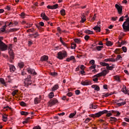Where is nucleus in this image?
<instances>
[{"label":"nucleus","instance_id":"412c9836","mask_svg":"<svg viewBox=\"0 0 129 129\" xmlns=\"http://www.w3.org/2000/svg\"><path fill=\"white\" fill-rule=\"evenodd\" d=\"M10 70L11 72H14V71H15V70H16V68L15 67V66H14L13 64H11L10 66Z\"/></svg>","mask_w":129,"mask_h":129},{"label":"nucleus","instance_id":"603ef678","mask_svg":"<svg viewBox=\"0 0 129 129\" xmlns=\"http://www.w3.org/2000/svg\"><path fill=\"white\" fill-rule=\"evenodd\" d=\"M122 50L123 52H124V53H126V52L127 51L126 47L125 46L122 47Z\"/></svg>","mask_w":129,"mask_h":129},{"label":"nucleus","instance_id":"de8ad7c7","mask_svg":"<svg viewBox=\"0 0 129 129\" xmlns=\"http://www.w3.org/2000/svg\"><path fill=\"white\" fill-rule=\"evenodd\" d=\"M0 82L2 83V84H6V82H5V80L3 78L0 79Z\"/></svg>","mask_w":129,"mask_h":129},{"label":"nucleus","instance_id":"a18cd8bd","mask_svg":"<svg viewBox=\"0 0 129 129\" xmlns=\"http://www.w3.org/2000/svg\"><path fill=\"white\" fill-rule=\"evenodd\" d=\"M81 70H84L85 69V66L84 65L79 66Z\"/></svg>","mask_w":129,"mask_h":129},{"label":"nucleus","instance_id":"4be33fe9","mask_svg":"<svg viewBox=\"0 0 129 129\" xmlns=\"http://www.w3.org/2000/svg\"><path fill=\"white\" fill-rule=\"evenodd\" d=\"M105 62H115V59L107 58L104 59Z\"/></svg>","mask_w":129,"mask_h":129},{"label":"nucleus","instance_id":"6e6d98bb","mask_svg":"<svg viewBox=\"0 0 129 129\" xmlns=\"http://www.w3.org/2000/svg\"><path fill=\"white\" fill-rule=\"evenodd\" d=\"M121 58L122 57L121 55H117V57L116 58V60L117 61L118 60H119V59H121Z\"/></svg>","mask_w":129,"mask_h":129},{"label":"nucleus","instance_id":"338daca9","mask_svg":"<svg viewBox=\"0 0 129 129\" xmlns=\"http://www.w3.org/2000/svg\"><path fill=\"white\" fill-rule=\"evenodd\" d=\"M5 10H7V11H11V7L9 6H7L6 8H5Z\"/></svg>","mask_w":129,"mask_h":129},{"label":"nucleus","instance_id":"cd10ccee","mask_svg":"<svg viewBox=\"0 0 129 129\" xmlns=\"http://www.w3.org/2000/svg\"><path fill=\"white\" fill-rule=\"evenodd\" d=\"M31 119L30 117H28L24 121H23V124H26V123H28L29 122V120Z\"/></svg>","mask_w":129,"mask_h":129},{"label":"nucleus","instance_id":"09e8293b","mask_svg":"<svg viewBox=\"0 0 129 129\" xmlns=\"http://www.w3.org/2000/svg\"><path fill=\"white\" fill-rule=\"evenodd\" d=\"M90 108H92V109H95L96 108H97V106H95V105H91L90 107Z\"/></svg>","mask_w":129,"mask_h":129},{"label":"nucleus","instance_id":"8fccbe9b","mask_svg":"<svg viewBox=\"0 0 129 129\" xmlns=\"http://www.w3.org/2000/svg\"><path fill=\"white\" fill-rule=\"evenodd\" d=\"M75 43H77L78 44H80L81 41L79 39H75L74 40Z\"/></svg>","mask_w":129,"mask_h":129},{"label":"nucleus","instance_id":"c03bdc74","mask_svg":"<svg viewBox=\"0 0 129 129\" xmlns=\"http://www.w3.org/2000/svg\"><path fill=\"white\" fill-rule=\"evenodd\" d=\"M9 53L10 55V56H12V57H14V51L12 50H9Z\"/></svg>","mask_w":129,"mask_h":129},{"label":"nucleus","instance_id":"37998d69","mask_svg":"<svg viewBox=\"0 0 129 129\" xmlns=\"http://www.w3.org/2000/svg\"><path fill=\"white\" fill-rule=\"evenodd\" d=\"M89 63L91 65H95V60L92 59L90 61Z\"/></svg>","mask_w":129,"mask_h":129},{"label":"nucleus","instance_id":"49530a36","mask_svg":"<svg viewBox=\"0 0 129 129\" xmlns=\"http://www.w3.org/2000/svg\"><path fill=\"white\" fill-rule=\"evenodd\" d=\"M17 31H19V29L13 28V29H10V32H17Z\"/></svg>","mask_w":129,"mask_h":129},{"label":"nucleus","instance_id":"423d86ee","mask_svg":"<svg viewBox=\"0 0 129 129\" xmlns=\"http://www.w3.org/2000/svg\"><path fill=\"white\" fill-rule=\"evenodd\" d=\"M115 8L117 10L119 15L122 14V6L119 5L118 4H115Z\"/></svg>","mask_w":129,"mask_h":129},{"label":"nucleus","instance_id":"9b49d317","mask_svg":"<svg viewBox=\"0 0 129 129\" xmlns=\"http://www.w3.org/2000/svg\"><path fill=\"white\" fill-rule=\"evenodd\" d=\"M122 91L125 94H129V90L126 88V87L125 86H123V88L122 89Z\"/></svg>","mask_w":129,"mask_h":129},{"label":"nucleus","instance_id":"bb28decb","mask_svg":"<svg viewBox=\"0 0 129 129\" xmlns=\"http://www.w3.org/2000/svg\"><path fill=\"white\" fill-rule=\"evenodd\" d=\"M125 103H126V102H125V101H124V102H121L119 103H117V105H118V106H122V105H124V104H125Z\"/></svg>","mask_w":129,"mask_h":129},{"label":"nucleus","instance_id":"aec40b11","mask_svg":"<svg viewBox=\"0 0 129 129\" xmlns=\"http://www.w3.org/2000/svg\"><path fill=\"white\" fill-rule=\"evenodd\" d=\"M113 66H114V65L112 64V66H109V64L108 63V66H107L106 67V70H107V71H108V70H112V69H113V68H114V67H113Z\"/></svg>","mask_w":129,"mask_h":129},{"label":"nucleus","instance_id":"1a4fd4ad","mask_svg":"<svg viewBox=\"0 0 129 129\" xmlns=\"http://www.w3.org/2000/svg\"><path fill=\"white\" fill-rule=\"evenodd\" d=\"M58 4H55L53 6L48 5L47 6V9H49L50 10H56V9H58Z\"/></svg>","mask_w":129,"mask_h":129},{"label":"nucleus","instance_id":"473e14b6","mask_svg":"<svg viewBox=\"0 0 129 129\" xmlns=\"http://www.w3.org/2000/svg\"><path fill=\"white\" fill-rule=\"evenodd\" d=\"M75 115H76V111H75L73 113H71L69 115V117L70 118H72V117L75 116Z\"/></svg>","mask_w":129,"mask_h":129},{"label":"nucleus","instance_id":"2eb2a0df","mask_svg":"<svg viewBox=\"0 0 129 129\" xmlns=\"http://www.w3.org/2000/svg\"><path fill=\"white\" fill-rule=\"evenodd\" d=\"M92 88H93L94 90H96V91H99V90H100V88H99V86H97V85H92Z\"/></svg>","mask_w":129,"mask_h":129},{"label":"nucleus","instance_id":"a878e982","mask_svg":"<svg viewBox=\"0 0 129 129\" xmlns=\"http://www.w3.org/2000/svg\"><path fill=\"white\" fill-rule=\"evenodd\" d=\"M114 79L115 80H116V81H117V82H120V78H119V76H114Z\"/></svg>","mask_w":129,"mask_h":129},{"label":"nucleus","instance_id":"4468645a","mask_svg":"<svg viewBox=\"0 0 129 129\" xmlns=\"http://www.w3.org/2000/svg\"><path fill=\"white\" fill-rule=\"evenodd\" d=\"M81 84H82V85H90L91 84V82H90V81H82L81 83Z\"/></svg>","mask_w":129,"mask_h":129},{"label":"nucleus","instance_id":"c85d7f7f","mask_svg":"<svg viewBox=\"0 0 129 129\" xmlns=\"http://www.w3.org/2000/svg\"><path fill=\"white\" fill-rule=\"evenodd\" d=\"M93 30H94L95 31H96V32H100V27H98V26H95V27H94Z\"/></svg>","mask_w":129,"mask_h":129},{"label":"nucleus","instance_id":"20e7f679","mask_svg":"<svg viewBox=\"0 0 129 129\" xmlns=\"http://www.w3.org/2000/svg\"><path fill=\"white\" fill-rule=\"evenodd\" d=\"M108 112V111L105 110L102 111L98 112L97 113H95V114H93L92 116L93 117H99L100 116H101L102 114H104V113H107Z\"/></svg>","mask_w":129,"mask_h":129},{"label":"nucleus","instance_id":"39448f33","mask_svg":"<svg viewBox=\"0 0 129 129\" xmlns=\"http://www.w3.org/2000/svg\"><path fill=\"white\" fill-rule=\"evenodd\" d=\"M0 50L1 51H6V50H8V45L3 42L2 40H0Z\"/></svg>","mask_w":129,"mask_h":129},{"label":"nucleus","instance_id":"f257e3e1","mask_svg":"<svg viewBox=\"0 0 129 129\" xmlns=\"http://www.w3.org/2000/svg\"><path fill=\"white\" fill-rule=\"evenodd\" d=\"M108 73H109V71L106 70H103L102 72L97 74L93 77V81L97 82L98 81L99 77H104V76H106L107 74H108Z\"/></svg>","mask_w":129,"mask_h":129},{"label":"nucleus","instance_id":"79ce46f5","mask_svg":"<svg viewBox=\"0 0 129 129\" xmlns=\"http://www.w3.org/2000/svg\"><path fill=\"white\" fill-rule=\"evenodd\" d=\"M95 68H96V65L95 64H93L89 67L90 70H92V69H95Z\"/></svg>","mask_w":129,"mask_h":129},{"label":"nucleus","instance_id":"9d476101","mask_svg":"<svg viewBox=\"0 0 129 129\" xmlns=\"http://www.w3.org/2000/svg\"><path fill=\"white\" fill-rule=\"evenodd\" d=\"M40 17L42 18V20H44V21H49V18L46 16L45 13H41Z\"/></svg>","mask_w":129,"mask_h":129},{"label":"nucleus","instance_id":"3c124183","mask_svg":"<svg viewBox=\"0 0 129 129\" xmlns=\"http://www.w3.org/2000/svg\"><path fill=\"white\" fill-rule=\"evenodd\" d=\"M110 120L111 121H116V120H117V119H116V118H115L114 117H110Z\"/></svg>","mask_w":129,"mask_h":129},{"label":"nucleus","instance_id":"a19ab883","mask_svg":"<svg viewBox=\"0 0 129 129\" xmlns=\"http://www.w3.org/2000/svg\"><path fill=\"white\" fill-rule=\"evenodd\" d=\"M21 115H28V114H29V113L28 112L21 111Z\"/></svg>","mask_w":129,"mask_h":129},{"label":"nucleus","instance_id":"6e6552de","mask_svg":"<svg viewBox=\"0 0 129 129\" xmlns=\"http://www.w3.org/2000/svg\"><path fill=\"white\" fill-rule=\"evenodd\" d=\"M27 71L29 74H31V75H33V76L37 75V73H36V72L35 71V70L34 69H32L31 68H28L27 69Z\"/></svg>","mask_w":129,"mask_h":129},{"label":"nucleus","instance_id":"774afa93","mask_svg":"<svg viewBox=\"0 0 129 129\" xmlns=\"http://www.w3.org/2000/svg\"><path fill=\"white\" fill-rule=\"evenodd\" d=\"M33 129H41V127H40V126H36L34 127Z\"/></svg>","mask_w":129,"mask_h":129},{"label":"nucleus","instance_id":"13d9d810","mask_svg":"<svg viewBox=\"0 0 129 129\" xmlns=\"http://www.w3.org/2000/svg\"><path fill=\"white\" fill-rule=\"evenodd\" d=\"M89 38H90V37L89 35H86L84 37V39L85 40H86V41H88V40L89 39Z\"/></svg>","mask_w":129,"mask_h":129},{"label":"nucleus","instance_id":"0eeeda50","mask_svg":"<svg viewBox=\"0 0 129 129\" xmlns=\"http://www.w3.org/2000/svg\"><path fill=\"white\" fill-rule=\"evenodd\" d=\"M56 103H58V100H57V99H53L48 102V106L50 107L53 106V105H55Z\"/></svg>","mask_w":129,"mask_h":129},{"label":"nucleus","instance_id":"c9c22d12","mask_svg":"<svg viewBox=\"0 0 129 129\" xmlns=\"http://www.w3.org/2000/svg\"><path fill=\"white\" fill-rule=\"evenodd\" d=\"M114 53L115 54H120V49L119 48H117L114 50Z\"/></svg>","mask_w":129,"mask_h":129},{"label":"nucleus","instance_id":"7ed1b4c3","mask_svg":"<svg viewBox=\"0 0 129 129\" xmlns=\"http://www.w3.org/2000/svg\"><path fill=\"white\" fill-rule=\"evenodd\" d=\"M32 78L31 76L29 75L24 81V86L25 87H29V85H32Z\"/></svg>","mask_w":129,"mask_h":129},{"label":"nucleus","instance_id":"b1692460","mask_svg":"<svg viewBox=\"0 0 129 129\" xmlns=\"http://www.w3.org/2000/svg\"><path fill=\"white\" fill-rule=\"evenodd\" d=\"M111 112H112V113H114V114H115V113H116V116H118L120 115V113L118 111L112 110Z\"/></svg>","mask_w":129,"mask_h":129},{"label":"nucleus","instance_id":"69168bd1","mask_svg":"<svg viewBox=\"0 0 129 129\" xmlns=\"http://www.w3.org/2000/svg\"><path fill=\"white\" fill-rule=\"evenodd\" d=\"M13 24L15 25V26H18V25H19V22H18V21H14Z\"/></svg>","mask_w":129,"mask_h":129},{"label":"nucleus","instance_id":"ea45409f","mask_svg":"<svg viewBox=\"0 0 129 129\" xmlns=\"http://www.w3.org/2000/svg\"><path fill=\"white\" fill-rule=\"evenodd\" d=\"M18 92H19V90H15L14 91H13L12 93V95L13 96H15V95H16V94H17V93H18Z\"/></svg>","mask_w":129,"mask_h":129},{"label":"nucleus","instance_id":"e433bc0d","mask_svg":"<svg viewBox=\"0 0 129 129\" xmlns=\"http://www.w3.org/2000/svg\"><path fill=\"white\" fill-rule=\"evenodd\" d=\"M71 49H76V44L75 43H74V42L72 43Z\"/></svg>","mask_w":129,"mask_h":129},{"label":"nucleus","instance_id":"0e129e2a","mask_svg":"<svg viewBox=\"0 0 129 129\" xmlns=\"http://www.w3.org/2000/svg\"><path fill=\"white\" fill-rule=\"evenodd\" d=\"M90 120H91L90 118H86V120H85V123H88V122H89V121H90Z\"/></svg>","mask_w":129,"mask_h":129},{"label":"nucleus","instance_id":"c756f323","mask_svg":"<svg viewBox=\"0 0 129 129\" xmlns=\"http://www.w3.org/2000/svg\"><path fill=\"white\" fill-rule=\"evenodd\" d=\"M18 66L19 68L21 69L23 68L25 66V64H24V62H20L18 63Z\"/></svg>","mask_w":129,"mask_h":129},{"label":"nucleus","instance_id":"ddd939ff","mask_svg":"<svg viewBox=\"0 0 129 129\" xmlns=\"http://www.w3.org/2000/svg\"><path fill=\"white\" fill-rule=\"evenodd\" d=\"M103 48V46H96L95 48L93 49L92 51H101Z\"/></svg>","mask_w":129,"mask_h":129},{"label":"nucleus","instance_id":"f03ea898","mask_svg":"<svg viewBox=\"0 0 129 129\" xmlns=\"http://www.w3.org/2000/svg\"><path fill=\"white\" fill-rule=\"evenodd\" d=\"M66 57H67V52L66 51H59L57 53V58L59 60H63Z\"/></svg>","mask_w":129,"mask_h":129},{"label":"nucleus","instance_id":"4d7b16f0","mask_svg":"<svg viewBox=\"0 0 129 129\" xmlns=\"http://www.w3.org/2000/svg\"><path fill=\"white\" fill-rule=\"evenodd\" d=\"M49 74L51 76H55V75H57V73H56V72H51Z\"/></svg>","mask_w":129,"mask_h":129},{"label":"nucleus","instance_id":"4c0bfd02","mask_svg":"<svg viewBox=\"0 0 129 129\" xmlns=\"http://www.w3.org/2000/svg\"><path fill=\"white\" fill-rule=\"evenodd\" d=\"M60 14L61 15V16H65V15H66V13L65 12V10L62 9L60 11Z\"/></svg>","mask_w":129,"mask_h":129},{"label":"nucleus","instance_id":"6ab92c4d","mask_svg":"<svg viewBox=\"0 0 129 129\" xmlns=\"http://www.w3.org/2000/svg\"><path fill=\"white\" fill-rule=\"evenodd\" d=\"M81 19H82V20H81L82 23H84V22L86 21V17H85V15L84 14V13L82 14Z\"/></svg>","mask_w":129,"mask_h":129},{"label":"nucleus","instance_id":"2f4dec72","mask_svg":"<svg viewBox=\"0 0 129 129\" xmlns=\"http://www.w3.org/2000/svg\"><path fill=\"white\" fill-rule=\"evenodd\" d=\"M100 64L103 66V67H107V66H108V63H106L104 62H100Z\"/></svg>","mask_w":129,"mask_h":129},{"label":"nucleus","instance_id":"72a5a7b5","mask_svg":"<svg viewBox=\"0 0 129 129\" xmlns=\"http://www.w3.org/2000/svg\"><path fill=\"white\" fill-rule=\"evenodd\" d=\"M58 88H59V86L57 85H55L52 88V91H55V90H57V89H58Z\"/></svg>","mask_w":129,"mask_h":129},{"label":"nucleus","instance_id":"5fc2aeb1","mask_svg":"<svg viewBox=\"0 0 129 129\" xmlns=\"http://www.w3.org/2000/svg\"><path fill=\"white\" fill-rule=\"evenodd\" d=\"M13 50V45L10 44L8 47V51H11Z\"/></svg>","mask_w":129,"mask_h":129},{"label":"nucleus","instance_id":"680f3d73","mask_svg":"<svg viewBox=\"0 0 129 129\" xmlns=\"http://www.w3.org/2000/svg\"><path fill=\"white\" fill-rule=\"evenodd\" d=\"M75 93L77 95H79V94H80V90H76L75 91Z\"/></svg>","mask_w":129,"mask_h":129},{"label":"nucleus","instance_id":"f8f14e48","mask_svg":"<svg viewBox=\"0 0 129 129\" xmlns=\"http://www.w3.org/2000/svg\"><path fill=\"white\" fill-rule=\"evenodd\" d=\"M49 59V56L48 55H43L41 58L40 60L43 62V61H48Z\"/></svg>","mask_w":129,"mask_h":129},{"label":"nucleus","instance_id":"58836bf2","mask_svg":"<svg viewBox=\"0 0 129 129\" xmlns=\"http://www.w3.org/2000/svg\"><path fill=\"white\" fill-rule=\"evenodd\" d=\"M49 98H53L54 97V93L50 92L48 95Z\"/></svg>","mask_w":129,"mask_h":129},{"label":"nucleus","instance_id":"864d4df0","mask_svg":"<svg viewBox=\"0 0 129 129\" xmlns=\"http://www.w3.org/2000/svg\"><path fill=\"white\" fill-rule=\"evenodd\" d=\"M33 45V41L31 40L28 41V46L30 47Z\"/></svg>","mask_w":129,"mask_h":129},{"label":"nucleus","instance_id":"bf43d9fd","mask_svg":"<svg viewBox=\"0 0 129 129\" xmlns=\"http://www.w3.org/2000/svg\"><path fill=\"white\" fill-rule=\"evenodd\" d=\"M20 105L21 106H26V104L24 102L22 101V102H20Z\"/></svg>","mask_w":129,"mask_h":129},{"label":"nucleus","instance_id":"f704fd0d","mask_svg":"<svg viewBox=\"0 0 129 129\" xmlns=\"http://www.w3.org/2000/svg\"><path fill=\"white\" fill-rule=\"evenodd\" d=\"M2 119L3 121H7V120H8V115H3Z\"/></svg>","mask_w":129,"mask_h":129},{"label":"nucleus","instance_id":"5701e85b","mask_svg":"<svg viewBox=\"0 0 129 129\" xmlns=\"http://www.w3.org/2000/svg\"><path fill=\"white\" fill-rule=\"evenodd\" d=\"M85 33H86V34H88V35H92L93 34V31L86 29L85 31Z\"/></svg>","mask_w":129,"mask_h":129},{"label":"nucleus","instance_id":"f3484780","mask_svg":"<svg viewBox=\"0 0 129 129\" xmlns=\"http://www.w3.org/2000/svg\"><path fill=\"white\" fill-rule=\"evenodd\" d=\"M30 37H33L34 36V38H39V36H40V34H39V33L36 32L35 33L30 34Z\"/></svg>","mask_w":129,"mask_h":129},{"label":"nucleus","instance_id":"dca6fc26","mask_svg":"<svg viewBox=\"0 0 129 129\" xmlns=\"http://www.w3.org/2000/svg\"><path fill=\"white\" fill-rule=\"evenodd\" d=\"M5 25L1 29V32H5V31H6V29L7 28V27H8V26L7 25H8V24H9L8 22H6L5 23Z\"/></svg>","mask_w":129,"mask_h":129},{"label":"nucleus","instance_id":"052dcab7","mask_svg":"<svg viewBox=\"0 0 129 129\" xmlns=\"http://www.w3.org/2000/svg\"><path fill=\"white\" fill-rule=\"evenodd\" d=\"M117 20V17H111V20L113 21V22H115V21H116Z\"/></svg>","mask_w":129,"mask_h":129},{"label":"nucleus","instance_id":"a211bd4d","mask_svg":"<svg viewBox=\"0 0 129 129\" xmlns=\"http://www.w3.org/2000/svg\"><path fill=\"white\" fill-rule=\"evenodd\" d=\"M73 60L75 61V57L74 56H71L70 57L67 58L66 61H67V62H70V61H72Z\"/></svg>","mask_w":129,"mask_h":129},{"label":"nucleus","instance_id":"393cba45","mask_svg":"<svg viewBox=\"0 0 129 129\" xmlns=\"http://www.w3.org/2000/svg\"><path fill=\"white\" fill-rule=\"evenodd\" d=\"M40 99L39 98H35L34 99V103L35 104H38V103H40Z\"/></svg>","mask_w":129,"mask_h":129},{"label":"nucleus","instance_id":"e2e57ef3","mask_svg":"<svg viewBox=\"0 0 129 129\" xmlns=\"http://www.w3.org/2000/svg\"><path fill=\"white\" fill-rule=\"evenodd\" d=\"M32 26H33V24H27L26 26H25V28H31V27H32Z\"/></svg>","mask_w":129,"mask_h":129},{"label":"nucleus","instance_id":"7c9ffc66","mask_svg":"<svg viewBox=\"0 0 129 129\" xmlns=\"http://www.w3.org/2000/svg\"><path fill=\"white\" fill-rule=\"evenodd\" d=\"M106 46H110L113 45V43L111 42V41H107L106 43Z\"/></svg>","mask_w":129,"mask_h":129}]
</instances>
